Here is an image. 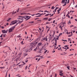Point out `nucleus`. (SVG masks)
<instances>
[{"instance_id":"f257e3e1","label":"nucleus","mask_w":77,"mask_h":77,"mask_svg":"<svg viewBox=\"0 0 77 77\" xmlns=\"http://www.w3.org/2000/svg\"><path fill=\"white\" fill-rule=\"evenodd\" d=\"M19 17H20V18H17V19H20L21 20H23L24 19H26V20H29L30 18L31 17L29 16H25L24 17H22L21 16H19Z\"/></svg>"},{"instance_id":"f03ea898","label":"nucleus","mask_w":77,"mask_h":77,"mask_svg":"<svg viewBox=\"0 0 77 77\" xmlns=\"http://www.w3.org/2000/svg\"><path fill=\"white\" fill-rule=\"evenodd\" d=\"M35 45H36V44H35V43H34L33 44L32 43L31 45V48L29 50H28V49H26L25 51L26 52H30V51H31V50H32V48H34Z\"/></svg>"},{"instance_id":"7ed1b4c3","label":"nucleus","mask_w":77,"mask_h":77,"mask_svg":"<svg viewBox=\"0 0 77 77\" xmlns=\"http://www.w3.org/2000/svg\"><path fill=\"white\" fill-rule=\"evenodd\" d=\"M16 23H17V20L13 21L11 22V23L10 24V26H11V25L15 24H16Z\"/></svg>"},{"instance_id":"20e7f679","label":"nucleus","mask_w":77,"mask_h":77,"mask_svg":"<svg viewBox=\"0 0 77 77\" xmlns=\"http://www.w3.org/2000/svg\"><path fill=\"white\" fill-rule=\"evenodd\" d=\"M18 23H16L14 26L11 27V28L9 29H15V26H17V25H18Z\"/></svg>"},{"instance_id":"39448f33","label":"nucleus","mask_w":77,"mask_h":77,"mask_svg":"<svg viewBox=\"0 0 77 77\" xmlns=\"http://www.w3.org/2000/svg\"><path fill=\"white\" fill-rule=\"evenodd\" d=\"M43 40L46 41H48V38H47V36L43 38Z\"/></svg>"},{"instance_id":"423d86ee","label":"nucleus","mask_w":77,"mask_h":77,"mask_svg":"<svg viewBox=\"0 0 77 77\" xmlns=\"http://www.w3.org/2000/svg\"><path fill=\"white\" fill-rule=\"evenodd\" d=\"M37 50H38V53H42L41 52V51H42V49H40L38 48V49Z\"/></svg>"},{"instance_id":"0eeeda50","label":"nucleus","mask_w":77,"mask_h":77,"mask_svg":"<svg viewBox=\"0 0 77 77\" xmlns=\"http://www.w3.org/2000/svg\"><path fill=\"white\" fill-rule=\"evenodd\" d=\"M65 0H63L62 1L61 3H63L64 4H65V3H66L67 2H66Z\"/></svg>"},{"instance_id":"6e6552de","label":"nucleus","mask_w":77,"mask_h":77,"mask_svg":"<svg viewBox=\"0 0 77 77\" xmlns=\"http://www.w3.org/2000/svg\"><path fill=\"white\" fill-rule=\"evenodd\" d=\"M66 34L67 35H69V34H72V32L71 31V32H66Z\"/></svg>"},{"instance_id":"1a4fd4ad","label":"nucleus","mask_w":77,"mask_h":77,"mask_svg":"<svg viewBox=\"0 0 77 77\" xmlns=\"http://www.w3.org/2000/svg\"><path fill=\"white\" fill-rule=\"evenodd\" d=\"M2 32L3 33H7L8 31H6L5 30H2Z\"/></svg>"},{"instance_id":"9d476101","label":"nucleus","mask_w":77,"mask_h":77,"mask_svg":"<svg viewBox=\"0 0 77 77\" xmlns=\"http://www.w3.org/2000/svg\"><path fill=\"white\" fill-rule=\"evenodd\" d=\"M39 49V47H37L36 48L34 49V51H36L37 50H38Z\"/></svg>"},{"instance_id":"9b49d317","label":"nucleus","mask_w":77,"mask_h":77,"mask_svg":"<svg viewBox=\"0 0 77 77\" xmlns=\"http://www.w3.org/2000/svg\"><path fill=\"white\" fill-rule=\"evenodd\" d=\"M42 43L41 42H40L39 43H38V47H39V46H41V45H42Z\"/></svg>"},{"instance_id":"f8f14e48","label":"nucleus","mask_w":77,"mask_h":77,"mask_svg":"<svg viewBox=\"0 0 77 77\" xmlns=\"http://www.w3.org/2000/svg\"><path fill=\"white\" fill-rule=\"evenodd\" d=\"M18 38H21V36H20V35H18L17 37L16 38L17 40H18Z\"/></svg>"},{"instance_id":"ddd939ff","label":"nucleus","mask_w":77,"mask_h":77,"mask_svg":"<svg viewBox=\"0 0 77 77\" xmlns=\"http://www.w3.org/2000/svg\"><path fill=\"white\" fill-rule=\"evenodd\" d=\"M14 29H9L8 30V32L9 33H10V32H12V31Z\"/></svg>"},{"instance_id":"4468645a","label":"nucleus","mask_w":77,"mask_h":77,"mask_svg":"<svg viewBox=\"0 0 77 77\" xmlns=\"http://www.w3.org/2000/svg\"><path fill=\"white\" fill-rule=\"evenodd\" d=\"M59 74L61 76H63V74L62 73V72H60Z\"/></svg>"},{"instance_id":"2eb2a0df","label":"nucleus","mask_w":77,"mask_h":77,"mask_svg":"<svg viewBox=\"0 0 77 77\" xmlns=\"http://www.w3.org/2000/svg\"><path fill=\"white\" fill-rule=\"evenodd\" d=\"M43 15V14L42 13V14H40L38 15V16H36V17H41V15Z\"/></svg>"},{"instance_id":"dca6fc26","label":"nucleus","mask_w":77,"mask_h":77,"mask_svg":"<svg viewBox=\"0 0 77 77\" xmlns=\"http://www.w3.org/2000/svg\"><path fill=\"white\" fill-rule=\"evenodd\" d=\"M57 9H59V8L58 7L56 8L55 9L54 11H53V12H56V10H57Z\"/></svg>"},{"instance_id":"f3484780","label":"nucleus","mask_w":77,"mask_h":77,"mask_svg":"<svg viewBox=\"0 0 77 77\" xmlns=\"http://www.w3.org/2000/svg\"><path fill=\"white\" fill-rule=\"evenodd\" d=\"M26 13H21L20 14L21 15H26Z\"/></svg>"},{"instance_id":"a211bd4d","label":"nucleus","mask_w":77,"mask_h":77,"mask_svg":"<svg viewBox=\"0 0 77 77\" xmlns=\"http://www.w3.org/2000/svg\"><path fill=\"white\" fill-rule=\"evenodd\" d=\"M19 60V58L18 57H17L16 59V61H18Z\"/></svg>"},{"instance_id":"6ab92c4d","label":"nucleus","mask_w":77,"mask_h":77,"mask_svg":"<svg viewBox=\"0 0 77 77\" xmlns=\"http://www.w3.org/2000/svg\"><path fill=\"white\" fill-rule=\"evenodd\" d=\"M51 20H52V18H50L48 19V21H51Z\"/></svg>"},{"instance_id":"aec40b11","label":"nucleus","mask_w":77,"mask_h":77,"mask_svg":"<svg viewBox=\"0 0 77 77\" xmlns=\"http://www.w3.org/2000/svg\"><path fill=\"white\" fill-rule=\"evenodd\" d=\"M44 12H47V13H49L50 12L49 11H44Z\"/></svg>"},{"instance_id":"412c9836","label":"nucleus","mask_w":77,"mask_h":77,"mask_svg":"<svg viewBox=\"0 0 77 77\" xmlns=\"http://www.w3.org/2000/svg\"><path fill=\"white\" fill-rule=\"evenodd\" d=\"M62 27H63V26H59V27L60 28H61V29H62Z\"/></svg>"},{"instance_id":"4be33fe9","label":"nucleus","mask_w":77,"mask_h":77,"mask_svg":"<svg viewBox=\"0 0 77 77\" xmlns=\"http://www.w3.org/2000/svg\"><path fill=\"white\" fill-rule=\"evenodd\" d=\"M72 36V34H71V35H69L68 36V37H71V36Z\"/></svg>"},{"instance_id":"5701e85b","label":"nucleus","mask_w":77,"mask_h":77,"mask_svg":"<svg viewBox=\"0 0 77 77\" xmlns=\"http://www.w3.org/2000/svg\"><path fill=\"white\" fill-rule=\"evenodd\" d=\"M5 68V67H0V68L1 69H4Z\"/></svg>"},{"instance_id":"b1692460","label":"nucleus","mask_w":77,"mask_h":77,"mask_svg":"<svg viewBox=\"0 0 77 77\" xmlns=\"http://www.w3.org/2000/svg\"><path fill=\"white\" fill-rule=\"evenodd\" d=\"M24 65L23 64H21V65H18V66H19V67H20V66H22Z\"/></svg>"},{"instance_id":"393cba45","label":"nucleus","mask_w":77,"mask_h":77,"mask_svg":"<svg viewBox=\"0 0 77 77\" xmlns=\"http://www.w3.org/2000/svg\"><path fill=\"white\" fill-rule=\"evenodd\" d=\"M20 44H22V45H23L24 44V43H23V41H22L21 42H20Z\"/></svg>"},{"instance_id":"a878e982","label":"nucleus","mask_w":77,"mask_h":77,"mask_svg":"<svg viewBox=\"0 0 77 77\" xmlns=\"http://www.w3.org/2000/svg\"><path fill=\"white\" fill-rule=\"evenodd\" d=\"M10 20H11V18H9L8 19V20H7V21H10Z\"/></svg>"},{"instance_id":"bb28decb","label":"nucleus","mask_w":77,"mask_h":77,"mask_svg":"<svg viewBox=\"0 0 77 77\" xmlns=\"http://www.w3.org/2000/svg\"><path fill=\"white\" fill-rule=\"evenodd\" d=\"M19 21H20V20H18L17 21V22H18V23H18V24L20 23Z\"/></svg>"},{"instance_id":"cd10ccee","label":"nucleus","mask_w":77,"mask_h":77,"mask_svg":"<svg viewBox=\"0 0 77 77\" xmlns=\"http://www.w3.org/2000/svg\"><path fill=\"white\" fill-rule=\"evenodd\" d=\"M43 20H48V17L44 18L43 19Z\"/></svg>"},{"instance_id":"c85d7f7f","label":"nucleus","mask_w":77,"mask_h":77,"mask_svg":"<svg viewBox=\"0 0 77 77\" xmlns=\"http://www.w3.org/2000/svg\"><path fill=\"white\" fill-rule=\"evenodd\" d=\"M7 73H8V71H7V72H6V74L5 75V77H7Z\"/></svg>"},{"instance_id":"c756f323","label":"nucleus","mask_w":77,"mask_h":77,"mask_svg":"<svg viewBox=\"0 0 77 77\" xmlns=\"http://www.w3.org/2000/svg\"><path fill=\"white\" fill-rule=\"evenodd\" d=\"M19 10H20V8H18V10H17V12H18V11H19Z\"/></svg>"},{"instance_id":"7c9ffc66","label":"nucleus","mask_w":77,"mask_h":77,"mask_svg":"<svg viewBox=\"0 0 77 77\" xmlns=\"http://www.w3.org/2000/svg\"><path fill=\"white\" fill-rule=\"evenodd\" d=\"M54 6H53L51 8V9H54Z\"/></svg>"},{"instance_id":"2f4dec72","label":"nucleus","mask_w":77,"mask_h":77,"mask_svg":"<svg viewBox=\"0 0 77 77\" xmlns=\"http://www.w3.org/2000/svg\"><path fill=\"white\" fill-rule=\"evenodd\" d=\"M23 20H22L21 21H19V23H22V22H23Z\"/></svg>"},{"instance_id":"473e14b6","label":"nucleus","mask_w":77,"mask_h":77,"mask_svg":"<svg viewBox=\"0 0 77 77\" xmlns=\"http://www.w3.org/2000/svg\"><path fill=\"white\" fill-rule=\"evenodd\" d=\"M47 51H48L47 50H46V51H45L44 53H45H45H46V52H47Z\"/></svg>"},{"instance_id":"72a5a7b5","label":"nucleus","mask_w":77,"mask_h":77,"mask_svg":"<svg viewBox=\"0 0 77 77\" xmlns=\"http://www.w3.org/2000/svg\"><path fill=\"white\" fill-rule=\"evenodd\" d=\"M48 15H49V14H46L45 15V16L47 17V16H48Z\"/></svg>"},{"instance_id":"f704fd0d","label":"nucleus","mask_w":77,"mask_h":77,"mask_svg":"<svg viewBox=\"0 0 77 77\" xmlns=\"http://www.w3.org/2000/svg\"><path fill=\"white\" fill-rule=\"evenodd\" d=\"M67 68L68 69H69V66H68Z\"/></svg>"},{"instance_id":"c9c22d12","label":"nucleus","mask_w":77,"mask_h":77,"mask_svg":"<svg viewBox=\"0 0 77 77\" xmlns=\"http://www.w3.org/2000/svg\"><path fill=\"white\" fill-rule=\"evenodd\" d=\"M59 11H60L59 10H57V12H58L57 14H59V13H60V12H59Z\"/></svg>"},{"instance_id":"e433bc0d","label":"nucleus","mask_w":77,"mask_h":77,"mask_svg":"<svg viewBox=\"0 0 77 77\" xmlns=\"http://www.w3.org/2000/svg\"><path fill=\"white\" fill-rule=\"evenodd\" d=\"M3 34H2V35H1L0 36V37L1 38H2V37H3Z\"/></svg>"},{"instance_id":"4c0bfd02","label":"nucleus","mask_w":77,"mask_h":77,"mask_svg":"<svg viewBox=\"0 0 77 77\" xmlns=\"http://www.w3.org/2000/svg\"><path fill=\"white\" fill-rule=\"evenodd\" d=\"M16 13H17L16 12H13L12 13V14H16Z\"/></svg>"},{"instance_id":"58836bf2","label":"nucleus","mask_w":77,"mask_h":77,"mask_svg":"<svg viewBox=\"0 0 77 77\" xmlns=\"http://www.w3.org/2000/svg\"><path fill=\"white\" fill-rule=\"evenodd\" d=\"M66 4V3H65V4L63 5V6H65Z\"/></svg>"},{"instance_id":"ea45409f","label":"nucleus","mask_w":77,"mask_h":77,"mask_svg":"<svg viewBox=\"0 0 77 77\" xmlns=\"http://www.w3.org/2000/svg\"><path fill=\"white\" fill-rule=\"evenodd\" d=\"M69 14V13L67 14L66 15V16L68 17L69 16V15H68Z\"/></svg>"},{"instance_id":"a19ab883","label":"nucleus","mask_w":77,"mask_h":77,"mask_svg":"<svg viewBox=\"0 0 77 77\" xmlns=\"http://www.w3.org/2000/svg\"><path fill=\"white\" fill-rule=\"evenodd\" d=\"M27 68V66H26L25 69L26 70Z\"/></svg>"},{"instance_id":"79ce46f5","label":"nucleus","mask_w":77,"mask_h":77,"mask_svg":"<svg viewBox=\"0 0 77 77\" xmlns=\"http://www.w3.org/2000/svg\"><path fill=\"white\" fill-rule=\"evenodd\" d=\"M53 33L54 35L55 34V31H53Z\"/></svg>"},{"instance_id":"37998d69","label":"nucleus","mask_w":77,"mask_h":77,"mask_svg":"<svg viewBox=\"0 0 77 77\" xmlns=\"http://www.w3.org/2000/svg\"><path fill=\"white\" fill-rule=\"evenodd\" d=\"M54 45H57V43L55 42Z\"/></svg>"},{"instance_id":"c03bdc74","label":"nucleus","mask_w":77,"mask_h":77,"mask_svg":"<svg viewBox=\"0 0 77 77\" xmlns=\"http://www.w3.org/2000/svg\"><path fill=\"white\" fill-rule=\"evenodd\" d=\"M55 42L57 43V39H55Z\"/></svg>"},{"instance_id":"a18cd8bd","label":"nucleus","mask_w":77,"mask_h":77,"mask_svg":"<svg viewBox=\"0 0 77 77\" xmlns=\"http://www.w3.org/2000/svg\"><path fill=\"white\" fill-rule=\"evenodd\" d=\"M62 35V33H61L59 34V35L60 36V35Z\"/></svg>"},{"instance_id":"49530a36","label":"nucleus","mask_w":77,"mask_h":77,"mask_svg":"<svg viewBox=\"0 0 77 77\" xmlns=\"http://www.w3.org/2000/svg\"><path fill=\"white\" fill-rule=\"evenodd\" d=\"M73 5H74V4H75V2H74V1H73Z\"/></svg>"},{"instance_id":"de8ad7c7","label":"nucleus","mask_w":77,"mask_h":77,"mask_svg":"<svg viewBox=\"0 0 77 77\" xmlns=\"http://www.w3.org/2000/svg\"><path fill=\"white\" fill-rule=\"evenodd\" d=\"M68 45H65V46H64V47H68Z\"/></svg>"},{"instance_id":"09e8293b","label":"nucleus","mask_w":77,"mask_h":77,"mask_svg":"<svg viewBox=\"0 0 77 77\" xmlns=\"http://www.w3.org/2000/svg\"><path fill=\"white\" fill-rule=\"evenodd\" d=\"M39 14H40V13H38L37 14H35V15H39Z\"/></svg>"},{"instance_id":"8fccbe9b","label":"nucleus","mask_w":77,"mask_h":77,"mask_svg":"<svg viewBox=\"0 0 77 77\" xmlns=\"http://www.w3.org/2000/svg\"><path fill=\"white\" fill-rule=\"evenodd\" d=\"M63 48L64 49H66V48H64V47H63Z\"/></svg>"},{"instance_id":"3c124183","label":"nucleus","mask_w":77,"mask_h":77,"mask_svg":"<svg viewBox=\"0 0 77 77\" xmlns=\"http://www.w3.org/2000/svg\"><path fill=\"white\" fill-rule=\"evenodd\" d=\"M40 58H39L38 60V61L39 62V60H40Z\"/></svg>"},{"instance_id":"603ef678","label":"nucleus","mask_w":77,"mask_h":77,"mask_svg":"<svg viewBox=\"0 0 77 77\" xmlns=\"http://www.w3.org/2000/svg\"><path fill=\"white\" fill-rule=\"evenodd\" d=\"M57 74L56 73L55 74V77H57Z\"/></svg>"},{"instance_id":"864d4df0","label":"nucleus","mask_w":77,"mask_h":77,"mask_svg":"<svg viewBox=\"0 0 77 77\" xmlns=\"http://www.w3.org/2000/svg\"><path fill=\"white\" fill-rule=\"evenodd\" d=\"M1 39L2 40H3V38H1Z\"/></svg>"},{"instance_id":"5fc2aeb1","label":"nucleus","mask_w":77,"mask_h":77,"mask_svg":"<svg viewBox=\"0 0 77 77\" xmlns=\"http://www.w3.org/2000/svg\"><path fill=\"white\" fill-rule=\"evenodd\" d=\"M59 10V11H61V9L60 8H59V10Z\"/></svg>"},{"instance_id":"6e6d98bb","label":"nucleus","mask_w":77,"mask_h":77,"mask_svg":"<svg viewBox=\"0 0 77 77\" xmlns=\"http://www.w3.org/2000/svg\"><path fill=\"white\" fill-rule=\"evenodd\" d=\"M1 27L2 29H4V26H2Z\"/></svg>"},{"instance_id":"4d7b16f0","label":"nucleus","mask_w":77,"mask_h":77,"mask_svg":"<svg viewBox=\"0 0 77 77\" xmlns=\"http://www.w3.org/2000/svg\"><path fill=\"white\" fill-rule=\"evenodd\" d=\"M30 5V4H28V5H27V6H29Z\"/></svg>"},{"instance_id":"13d9d810","label":"nucleus","mask_w":77,"mask_h":77,"mask_svg":"<svg viewBox=\"0 0 77 77\" xmlns=\"http://www.w3.org/2000/svg\"><path fill=\"white\" fill-rule=\"evenodd\" d=\"M30 66H31V64H30L29 65V68H30Z\"/></svg>"},{"instance_id":"bf43d9fd","label":"nucleus","mask_w":77,"mask_h":77,"mask_svg":"<svg viewBox=\"0 0 77 77\" xmlns=\"http://www.w3.org/2000/svg\"><path fill=\"white\" fill-rule=\"evenodd\" d=\"M67 17H68V18H70V16L69 15L68 16H67Z\"/></svg>"},{"instance_id":"052dcab7","label":"nucleus","mask_w":77,"mask_h":77,"mask_svg":"<svg viewBox=\"0 0 77 77\" xmlns=\"http://www.w3.org/2000/svg\"><path fill=\"white\" fill-rule=\"evenodd\" d=\"M72 55H73V54H70L69 55V56H72Z\"/></svg>"},{"instance_id":"680f3d73","label":"nucleus","mask_w":77,"mask_h":77,"mask_svg":"<svg viewBox=\"0 0 77 77\" xmlns=\"http://www.w3.org/2000/svg\"><path fill=\"white\" fill-rule=\"evenodd\" d=\"M48 23H49V24H50V23L47 22V23H46V24H48Z\"/></svg>"},{"instance_id":"e2e57ef3","label":"nucleus","mask_w":77,"mask_h":77,"mask_svg":"<svg viewBox=\"0 0 77 77\" xmlns=\"http://www.w3.org/2000/svg\"><path fill=\"white\" fill-rule=\"evenodd\" d=\"M55 23V20H54L53 22V23Z\"/></svg>"},{"instance_id":"0e129e2a","label":"nucleus","mask_w":77,"mask_h":77,"mask_svg":"<svg viewBox=\"0 0 77 77\" xmlns=\"http://www.w3.org/2000/svg\"><path fill=\"white\" fill-rule=\"evenodd\" d=\"M35 15V14H32V16H34V15Z\"/></svg>"},{"instance_id":"69168bd1","label":"nucleus","mask_w":77,"mask_h":77,"mask_svg":"<svg viewBox=\"0 0 77 77\" xmlns=\"http://www.w3.org/2000/svg\"><path fill=\"white\" fill-rule=\"evenodd\" d=\"M46 29H48V26H46Z\"/></svg>"},{"instance_id":"338daca9","label":"nucleus","mask_w":77,"mask_h":77,"mask_svg":"<svg viewBox=\"0 0 77 77\" xmlns=\"http://www.w3.org/2000/svg\"><path fill=\"white\" fill-rule=\"evenodd\" d=\"M67 49H69V47H67Z\"/></svg>"},{"instance_id":"774afa93","label":"nucleus","mask_w":77,"mask_h":77,"mask_svg":"<svg viewBox=\"0 0 77 77\" xmlns=\"http://www.w3.org/2000/svg\"><path fill=\"white\" fill-rule=\"evenodd\" d=\"M75 8H77V5H76L75 6Z\"/></svg>"}]
</instances>
